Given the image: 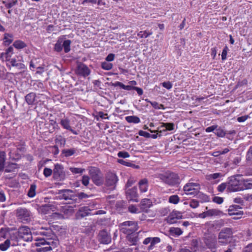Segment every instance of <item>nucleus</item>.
I'll list each match as a JSON object with an SVG mask.
<instances>
[{
  "mask_svg": "<svg viewBox=\"0 0 252 252\" xmlns=\"http://www.w3.org/2000/svg\"><path fill=\"white\" fill-rule=\"evenodd\" d=\"M128 211L133 214H137L140 213V211L138 210V209L137 208L135 205H130L128 207Z\"/></svg>",
  "mask_w": 252,
  "mask_h": 252,
  "instance_id": "obj_49",
  "label": "nucleus"
},
{
  "mask_svg": "<svg viewBox=\"0 0 252 252\" xmlns=\"http://www.w3.org/2000/svg\"><path fill=\"white\" fill-rule=\"evenodd\" d=\"M36 186L35 184H32L30 186V189L28 191V195L30 197H33L36 194Z\"/></svg>",
  "mask_w": 252,
  "mask_h": 252,
  "instance_id": "obj_36",
  "label": "nucleus"
},
{
  "mask_svg": "<svg viewBox=\"0 0 252 252\" xmlns=\"http://www.w3.org/2000/svg\"><path fill=\"white\" fill-rule=\"evenodd\" d=\"M19 235L26 241H31L32 236L30 229L28 226L21 227L19 229Z\"/></svg>",
  "mask_w": 252,
  "mask_h": 252,
  "instance_id": "obj_12",
  "label": "nucleus"
},
{
  "mask_svg": "<svg viewBox=\"0 0 252 252\" xmlns=\"http://www.w3.org/2000/svg\"><path fill=\"white\" fill-rule=\"evenodd\" d=\"M137 230V224L132 221H126L121 224V231L126 234H131Z\"/></svg>",
  "mask_w": 252,
  "mask_h": 252,
  "instance_id": "obj_5",
  "label": "nucleus"
},
{
  "mask_svg": "<svg viewBox=\"0 0 252 252\" xmlns=\"http://www.w3.org/2000/svg\"><path fill=\"white\" fill-rule=\"evenodd\" d=\"M5 153L3 151L0 152V172L3 170L5 162Z\"/></svg>",
  "mask_w": 252,
  "mask_h": 252,
  "instance_id": "obj_29",
  "label": "nucleus"
},
{
  "mask_svg": "<svg viewBox=\"0 0 252 252\" xmlns=\"http://www.w3.org/2000/svg\"><path fill=\"white\" fill-rule=\"evenodd\" d=\"M60 210L66 215L71 214L73 212V207L69 205H65L61 207Z\"/></svg>",
  "mask_w": 252,
  "mask_h": 252,
  "instance_id": "obj_31",
  "label": "nucleus"
},
{
  "mask_svg": "<svg viewBox=\"0 0 252 252\" xmlns=\"http://www.w3.org/2000/svg\"><path fill=\"white\" fill-rule=\"evenodd\" d=\"M127 198L130 200L137 202L138 201L137 199L138 194L137 193V189L135 188H132V189H128L126 192Z\"/></svg>",
  "mask_w": 252,
  "mask_h": 252,
  "instance_id": "obj_18",
  "label": "nucleus"
},
{
  "mask_svg": "<svg viewBox=\"0 0 252 252\" xmlns=\"http://www.w3.org/2000/svg\"><path fill=\"white\" fill-rule=\"evenodd\" d=\"M53 177L58 181H63L65 178L63 167L60 164H56L53 169Z\"/></svg>",
  "mask_w": 252,
  "mask_h": 252,
  "instance_id": "obj_10",
  "label": "nucleus"
},
{
  "mask_svg": "<svg viewBox=\"0 0 252 252\" xmlns=\"http://www.w3.org/2000/svg\"><path fill=\"white\" fill-rule=\"evenodd\" d=\"M232 235L231 229L230 228H224L219 233L218 239L219 243L224 245L226 244L229 241Z\"/></svg>",
  "mask_w": 252,
  "mask_h": 252,
  "instance_id": "obj_6",
  "label": "nucleus"
},
{
  "mask_svg": "<svg viewBox=\"0 0 252 252\" xmlns=\"http://www.w3.org/2000/svg\"><path fill=\"white\" fill-rule=\"evenodd\" d=\"M41 212L44 214H48L50 211H55L58 210L57 206L52 203L42 205L40 208Z\"/></svg>",
  "mask_w": 252,
  "mask_h": 252,
  "instance_id": "obj_16",
  "label": "nucleus"
},
{
  "mask_svg": "<svg viewBox=\"0 0 252 252\" xmlns=\"http://www.w3.org/2000/svg\"><path fill=\"white\" fill-rule=\"evenodd\" d=\"M199 185L195 183H188L184 187V191L187 195H194L196 193Z\"/></svg>",
  "mask_w": 252,
  "mask_h": 252,
  "instance_id": "obj_11",
  "label": "nucleus"
},
{
  "mask_svg": "<svg viewBox=\"0 0 252 252\" xmlns=\"http://www.w3.org/2000/svg\"><path fill=\"white\" fill-rule=\"evenodd\" d=\"M227 184V190L230 192L244 190V187L240 184L239 180L235 177H231Z\"/></svg>",
  "mask_w": 252,
  "mask_h": 252,
  "instance_id": "obj_7",
  "label": "nucleus"
},
{
  "mask_svg": "<svg viewBox=\"0 0 252 252\" xmlns=\"http://www.w3.org/2000/svg\"><path fill=\"white\" fill-rule=\"evenodd\" d=\"M160 242V239L159 237H147L144 239L143 242V244L148 245L150 243V245L148 247V250H152L155 245Z\"/></svg>",
  "mask_w": 252,
  "mask_h": 252,
  "instance_id": "obj_15",
  "label": "nucleus"
},
{
  "mask_svg": "<svg viewBox=\"0 0 252 252\" xmlns=\"http://www.w3.org/2000/svg\"><path fill=\"white\" fill-rule=\"evenodd\" d=\"M213 201L218 204H221L223 202V198L221 197L215 196L213 198Z\"/></svg>",
  "mask_w": 252,
  "mask_h": 252,
  "instance_id": "obj_57",
  "label": "nucleus"
},
{
  "mask_svg": "<svg viewBox=\"0 0 252 252\" xmlns=\"http://www.w3.org/2000/svg\"><path fill=\"white\" fill-rule=\"evenodd\" d=\"M90 177L87 175L82 176L81 182L82 184L85 186H87L90 183Z\"/></svg>",
  "mask_w": 252,
  "mask_h": 252,
  "instance_id": "obj_53",
  "label": "nucleus"
},
{
  "mask_svg": "<svg viewBox=\"0 0 252 252\" xmlns=\"http://www.w3.org/2000/svg\"><path fill=\"white\" fill-rule=\"evenodd\" d=\"M69 169L73 174H81L85 171V169L76 167H70Z\"/></svg>",
  "mask_w": 252,
  "mask_h": 252,
  "instance_id": "obj_50",
  "label": "nucleus"
},
{
  "mask_svg": "<svg viewBox=\"0 0 252 252\" xmlns=\"http://www.w3.org/2000/svg\"><path fill=\"white\" fill-rule=\"evenodd\" d=\"M203 240L208 248L214 252L216 251L217 248V241L214 235H205Z\"/></svg>",
  "mask_w": 252,
  "mask_h": 252,
  "instance_id": "obj_9",
  "label": "nucleus"
},
{
  "mask_svg": "<svg viewBox=\"0 0 252 252\" xmlns=\"http://www.w3.org/2000/svg\"><path fill=\"white\" fill-rule=\"evenodd\" d=\"M246 159L248 161H252V145L250 147L247 153Z\"/></svg>",
  "mask_w": 252,
  "mask_h": 252,
  "instance_id": "obj_55",
  "label": "nucleus"
},
{
  "mask_svg": "<svg viewBox=\"0 0 252 252\" xmlns=\"http://www.w3.org/2000/svg\"><path fill=\"white\" fill-rule=\"evenodd\" d=\"M162 86L168 89V90H170L172 88V83L170 82V81H167V82H164L162 83Z\"/></svg>",
  "mask_w": 252,
  "mask_h": 252,
  "instance_id": "obj_60",
  "label": "nucleus"
},
{
  "mask_svg": "<svg viewBox=\"0 0 252 252\" xmlns=\"http://www.w3.org/2000/svg\"><path fill=\"white\" fill-rule=\"evenodd\" d=\"M218 127V126L216 125H213V126H209V127H207L206 129H205V131L206 132H212L214 130H215L216 129H217V128Z\"/></svg>",
  "mask_w": 252,
  "mask_h": 252,
  "instance_id": "obj_64",
  "label": "nucleus"
},
{
  "mask_svg": "<svg viewBox=\"0 0 252 252\" xmlns=\"http://www.w3.org/2000/svg\"><path fill=\"white\" fill-rule=\"evenodd\" d=\"M241 208L240 206L238 205H231L228 209V214L230 216L242 215L241 212L239 210Z\"/></svg>",
  "mask_w": 252,
  "mask_h": 252,
  "instance_id": "obj_20",
  "label": "nucleus"
},
{
  "mask_svg": "<svg viewBox=\"0 0 252 252\" xmlns=\"http://www.w3.org/2000/svg\"><path fill=\"white\" fill-rule=\"evenodd\" d=\"M170 235L173 237H178L183 234V231L179 227H172L169 230Z\"/></svg>",
  "mask_w": 252,
  "mask_h": 252,
  "instance_id": "obj_25",
  "label": "nucleus"
},
{
  "mask_svg": "<svg viewBox=\"0 0 252 252\" xmlns=\"http://www.w3.org/2000/svg\"><path fill=\"white\" fill-rule=\"evenodd\" d=\"M126 239L131 245H136L138 240V235L136 234L132 233L131 234H127Z\"/></svg>",
  "mask_w": 252,
  "mask_h": 252,
  "instance_id": "obj_27",
  "label": "nucleus"
},
{
  "mask_svg": "<svg viewBox=\"0 0 252 252\" xmlns=\"http://www.w3.org/2000/svg\"><path fill=\"white\" fill-rule=\"evenodd\" d=\"M118 156L119 158H126L129 157V153L125 151H121L118 153Z\"/></svg>",
  "mask_w": 252,
  "mask_h": 252,
  "instance_id": "obj_58",
  "label": "nucleus"
},
{
  "mask_svg": "<svg viewBox=\"0 0 252 252\" xmlns=\"http://www.w3.org/2000/svg\"><path fill=\"white\" fill-rule=\"evenodd\" d=\"M216 131L214 132L215 134L219 137H224L226 133L221 127H218L215 129Z\"/></svg>",
  "mask_w": 252,
  "mask_h": 252,
  "instance_id": "obj_37",
  "label": "nucleus"
},
{
  "mask_svg": "<svg viewBox=\"0 0 252 252\" xmlns=\"http://www.w3.org/2000/svg\"><path fill=\"white\" fill-rule=\"evenodd\" d=\"M18 2L17 0H12L11 2H6L5 1H2V3L4 4L7 8H10L14 5L17 4Z\"/></svg>",
  "mask_w": 252,
  "mask_h": 252,
  "instance_id": "obj_48",
  "label": "nucleus"
},
{
  "mask_svg": "<svg viewBox=\"0 0 252 252\" xmlns=\"http://www.w3.org/2000/svg\"><path fill=\"white\" fill-rule=\"evenodd\" d=\"M118 162L122 165H125V166H126L128 167H133L134 168H137V169L139 168V166L138 165H136L135 164L132 163L131 162L127 161L124 160L123 159H118Z\"/></svg>",
  "mask_w": 252,
  "mask_h": 252,
  "instance_id": "obj_34",
  "label": "nucleus"
},
{
  "mask_svg": "<svg viewBox=\"0 0 252 252\" xmlns=\"http://www.w3.org/2000/svg\"><path fill=\"white\" fill-rule=\"evenodd\" d=\"M89 173L93 182L96 186H100L104 184L102 174L98 168L92 166L89 167Z\"/></svg>",
  "mask_w": 252,
  "mask_h": 252,
  "instance_id": "obj_3",
  "label": "nucleus"
},
{
  "mask_svg": "<svg viewBox=\"0 0 252 252\" xmlns=\"http://www.w3.org/2000/svg\"><path fill=\"white\" fill-rule=\"evenodd\" d=\"M99 241L103 244H108L111 242V237L110 234L105 230L99 231L98 235Z\"/></svg>",
  "mask_w": 252,
  "mask_h": 252,
  "instance_id": "obj_14",
  "label": "nucleus"
},
{
  "mask_svg": "<svg viewBox=\"0 0 252 252\" xmlns=\"http://www.w3.org/2000/svg\"><path fill=\"white\" fill-rule=\"evenodd\" d=\"M0 235L4 238H8L10 236L9 229L1 228L0 230Z\"/></svg>",
  "mask_w": 252,
  "mask_h": 252,
  "instance_id": "obj_38",
  "label": "nucleus"
},
{
  "mask_svg": "<svg viewBox=\"0 0 252 252\" xmlns=\"http://www.w3.org/2000/svg\"><path fill=\"white\" fill-rule=\"evenodd\" d=\"M89 197V196L88 194H87L84 192H82L78 193V194L77 195V200L88 198Z\"/></svg>",
  "mask_w": 252,
  "mask_h": 252,
  "instance_id": "obj_62",
  "label": "nucleus"
},
{
  "mask_svg": "<svg viewBox=\"0 0 252 252\" xmlns=\"http://www.w3.org/2000/svg\"><path fill=\"white\" fill-rule=\"evenodd\" d=\"M182 218V213L178 211H173L170 213L166 219L167 222L169 224H174L177 222L178 220Z\"/></svg>",
  "mask_w": 252,
  "mask_h": 252,
  "instance_id": "obj_13",
  "label": "nucleus"
},
{
  "mask_svg": "<svg viewBox=\"0 0 252 252\" xmlns=\"http://www.w3.org/2000/svg\"><path fill=\"white\" fill-rule=\"evenodd\" d=\"M75 152L76 150L74 149H64L62 151V154L65 157H68L74 155Z\"/></svg>",
  "mask_w": 252,
  "mask_h": 252,
  "instance_id": "obj_42",
  "label": "nucleus"
},
{
  "mask_svg": "<svg viewBox=\"0 0 252 252\" xmlns=\"http://www.w3.org/2000/svg\"><path fill=\"white\" fill-rule=\"evenodd\" d=\"M208 216V217H212L214 216H218L220 215V214L221 213V212L218 209H210L209 210L207 211Z\"/></svg>",
  "mask_w": 252,
  "mask_h": 252,
  "instance_id": "obj_41",
  "label": "nucleus"
},
{
  "mask_svg": "<svg viewBox=\"0 0 252 252\" xmlns=\"http://www.w3.org/2000/svg\"><path fill=\"white\" fill-rule=\"evenodd\" d=\"M112 66L113 65L111 63L107 62H103L101 64L102 68L106 70H110L112 68Z\"/></svg>",
  "mask_w": 252,
  "mask_h": 252,
  "instance_id": "obj_54",
  "label": "nucleus"
},
{
  "mask_svg": "<svg viewBox=\"0 0 252 252\" xmlns=\"http://www.w3.org/2000/svg\"><path fill=\"white\" fill-rule=\"evenodd\" d=\"M58 197L60 199L65 200H71L75 202L77 201V195L71 189L60 190L58 193Z\"/></svg>",
  "mask_w": 252,
  "mask_h": 252,
  "instance_id": "obj_8",
  "label": "nucleus"
},
{
  "mask_svg": "<svg viewBox=\"0 0 252 252\" xmlns=\"http://www.w3.org/2000/svg\"><path fill=\"white\" fill-rule=\"evenodd\" d=\"M13 50V48L12 47H8L5 53H2L0 55V58L2 59H5V60H7L8 58L10 57L11 55L10 53H12Z\"/></svg>",
  "mask_w": 252,
  "mask_h": 252,
  "instance_id": "obj_35",
  "label": "nucleus"
},
{
  "mask_svg": "<svg viewBox=\"0 0 252 252\" xmlns=\"http://www.w3.org/2000/svg\"><path fill=\"white\" fill-rule=\"evenodd\" d=\"M90 209L87 207H82L76 214L77 218L78 219L84 218L90 214Z\"/></svg>",
  "mask_w": 252,
  "mask_h": 252,
  "instance_id": "obj_22",
  "label": "nucleus"
},
{
  "mask_svg": "<svg viewBox=\"0 0 252 252\" xmlns=\"http://www.w3.org/2000/svg\"><path fill=\"white\" fill-rule=\"evenodd\" d=\"M15 216L19 222L26 224L31 221L32 213L26 208L20 207L16 209Z\"/></svg>",
  "mask_w": 252,
  "mask_h": 252,
  "instance_id": "obj_2",
  "label": "nucleus"
},
{
  "mask_svg": "<svg viewBox=\"0 0 252 252\" xmlns=\"http://www.w3.org/2000/svg\"><path fill=\"white\" fill-rule=\"evenodd\" d=\"M52 173H53V171L51 169L47 167L45 168L43 171V174L46 177L50 176Z\"/></svg>",
  "mask_w": 252,
  "mask_h": 252,
  "instance_id": "obj_56",
  "label": "nucleus"
},
{
  "mask_svg": "<svg viewBox=\"0 0 252 252\" xmlns=\"http://www.w3.org/2000/svg\"><path fill=\"white\" fill-rule=\"evenodd\" d=\"M60 124L64 129L68 130L71 127L70 125V121L67 118L61 120Z\"/></svg>",
  "mask_w": 252,
  "mask_h": 252,
  "instance_id": "obj_33",
  "label": "nucleus"
},
{
  "mask_svg": "<svg viewBox=\"0 0 252 252\" xmlns=\"http://www.w3.org/2000/svg\"><path fill=\"white\" fill-rule=\"evenodd\" d=\"M180 200V198L177 195H172L169 198V202L174 204H177Z\"/></svg>",
  "mask_w": 252,
  "mask_h": 252,
  "instance_id": "obj_44",
  "label": "nucleus"
},
{
  "mask_svg": "<svg viewBox=\"0 0 252 252\" xmlns=\"http://www.w3.org/2000/svg\"><path fill=\"white\" fill-rule=\"evenodd\" d=\"M63 49L62 41L58 40L55 45L54 50L57 52H61Z\"/></svg>",
  "mask_w": 252,
  "mask_h": 252,
  "instance_id": "obj_47",
  "label": "nucleus"
},
{
  "mask_svg": "<svg viewBox=\"0 0 252 252\" xmlns=\"http://www.w3.org/2000/svg\"><path fill=\"white\" fill-rule=\"evenodd\" d=\"M10 63L11 65L13 66H17L21 69L25 68V65L23 63H17L16 59H12L10 61Z\"/></svg>",
  "mask_w": 252,
  "mask_h": 252,
  "instance_id": "obj_45",
  "label": "nucleus"
},
{
  "mask_svg": "<svg viewBox=\"0 0 252 252\" xmlns=\"http://www.w3.org/2000/svg\"><path fill=\"white\" fill-rule=\"evenodd\" d=\"M13 45L17 49H23L26 47V43L19 40L15 41Z\"/></svg>",
  "mask_w": 252,
  "mask_h": 252,
  "instance_id": "obj_40",
  "label": "nucleus"
},
{
  "mask_svg": "<svg viewBox=\"0 0 252 252\" xmlns=\"http://www.w3.org/2000/svg\"><path fill=\"white\" fill-rule=\"evenodd\" d=\"M159 178L164 183L171 186H176L179 185L181 180L178 174L171 171H167L158 175Z\"/></svg>",
  "mask_w": 252,
  "mask_h": 252,
  "instance_id": "obj_1",
  "label": "nucleus"
},
{
  "mask_svg": "<svg viewBox=\"0 0 252 252\" xmlns=\"http://www.w3.org/2000/svg\"><path fill=\"white\" fill-rule=\"evenodd\" d=\"M222 174L221 173H215L206 175L205 178L207 180L212 181V180H216L218 178L222 177Z\"/></svg>",
  "mask_w": 252,
  "mask_h": 252,
  "instance_id": "obj_28",
  "label": "nucleus"
},
{
  "mask_svg": "<svg viewBox=\"0 0 252 252\" xmlns=\"http://www.w3.org/2000/svg\"><path fill=\"white\" fill-rule=\"evenodd\" d=\"M126 120L129 123L138 124L140 123V120L136 116H129L126 117Z\"/></svg>",
  "mask_w": 252,
  "mask_h": 252,
  "instance_id": "obj_30",
  "label": "nucleus"
},
{
  "mask_svg": "<svg viewBox=\"0 0 252 252\" xmlns=\"http://www.w3.org/2000/svg\"><path fill=\"white\" fill-rule=\"evenodd\" d=\"M138 134L141 136H143L146 138L151 137V134L143 130H140L138 132Z\"/></svg>",
  "mask_w": 252,
  "mask_h": 252,
  "instance_id": "obj_61",
  "label": "nucleus"
},
{
  "mask_svg": "<svg viewBox=\"0 0 252 252\" xmlns=\"http://www.w3.org/2000/svg\"><path fill=\"white\" fill-rule=\"evenodd\" d=\"M153 205L150 199L144 198L141 201L139 206L142 212H148L149 208Z\"/></svg>",
  "mask_w": 252,
  "mask_h": 252,
  "instance_id": "obj_17",
  "label": "nucleus"
},
{
  "mask_svg": "<svg viewBox=\"0 0 252 252\" xmlns=\"http://www.w3.org/2000/svg\"><path fill=\"white\" fill-rule=\"evenodd\" d=\"M18 168V165L15 163H9L6 166L5 172L7 173L12 172Z\"/></svg>",
  "mask_w": 252,
  "mask_h": 252,
  "instance_id": "obj_32",
  "label": "nucleus"
},
{
  "mask_svg": "<svg viewBox=\"0 0 252 252\" xmlns=\"http://www.w3.org/2000/svg\"><path fill=\"white\" fill-rule=\"evenodd\" d=\"M189 206L192 208H196L199 206V202L197 200L192 199L189 203Z\"/></svg>",
  "mask_w": 252,
  "mask_h": 252,
  "instance_id": "obj_59",
  "label": "nucleus"
},
{
  "mask_svg": "<svg viewBox=\"0 0 252 252\" xmlns=\"http://www.w3.org/2000/svg\"><path fill=\"white\" fill-rule=\"evenodd\" d=\"M63 47L64 48V51L65 53H68L70 50V44L71 41L70 40H65L63 41Z\"/></svg>",
  "mask_w": 252,
  "mask_h": 252,
  "instance_id": "obj_39",
  "label": "nucleus"
},
{
  "mask_svg": "<svg viewBox=\"0 0 252 252\" xmlns=\"http://www.w3.org/2000/svg\"><path fill=\"white\" fill-rule=\"evenodd\" d=\"M175 125L173 123H162V125L158 127V129H161V128H165V129L160 130L159 132H162V131H171L174 129Z\"/></svg>",
  "mask_w": 252,
  "mask_h": 252,
  "instance_id": "obj_23",
  "label": "nucleus"
},
{
  "mask_svg": "<svg viewBox=\"0 0 252 252\" xmlns=\"http://www.w3.org/2000/svg\"><path fill=\"white\" fill-rule=\"evenodd\" d=\"M228 184L227 183H222L217 187V190L219 192H223L225 189H227Z\"/></svg>",
  "mask_w": 252,
  "mask_h": 252,
  "instance_id": "obj_51",
  "label": "nucleus"
},
{
  "mask_svg": "<svg viewBox=\"0 0 252 252\" xmlns=\"http://www.w3.org/2000/svg\"><path fill=\"white\" fill-rule=\"evenodd\" d=\"M148 180L143 179L141 180L139 182V187L141 192H145L148 189Z\"/></svg>",
  "mask_w": 252,
  "mask_h": 252,
  "instance_id": "obj_26",
  "label": "nucleus"
},
{
  "mask_svg": "<svg viewBox=\"0 0 252 252\" xmlns=\"http://www.w3.org/2000/svg\"><path fill=\"white\" fill-rule=\"evenodd\" d=\"M152 34V32H147L146 31H141L138 34V36L140 38H147Z\"/></svg>",
  "mask_w": 252,
  "mask_h": 252,
  "instance_id": "obj_52",
  "label": "nucleus"
},
{
  "mask_svg": "<svg viewBox=\"0 0 252 252\" xmlns=\"http://www.w3.org/2000/svg\"><path fill=\"white\" fill-rule=\"evenodd\" d=\"M118 181V177L114 172L109 171L105 175L104 185L110 190L116 189Z\"/></svg>",
  "mask_w": 252,
  "mask_h": 252,
  "instance_id": "obj_4",
  "label": "nucleus"
},
{
  "mask_svg": "<svg viewBox=\"0 0 252 252\" xmlns=\"http://www.w3.org/2000/svg\"><path fill=\"white\" fill-rule=\"evenodd\" d=\"M40 235H43L46 237L47 240H52L55 237V235L52 231V229L50 228H42L39 232Z\"/></svg>",
  "mask_w": 252,
  "mask_h": 252,
  "instance_id": "obj_19",
  "label": "nucleus"
},
{
  "mask_svg": "<svg viewBox=\"0 0 252 252\" xmlns=\"http://www.w3.org/2000/svg\"><path fill=\"white\" fill-rule=\"evenodd\" d=\"M250 118V116L248 115H244L243 116L239 117L237 118V120L239 123H242L246 121L248 118Z\"/></svg>",
  "mask_w": 252,
  "mask_h": 252,
  "instance_id": "obj_63",
  "label": "nucleus"
},
{
  "mask_svg": "<svg viewBox=\"0 0 252 252\" xmlns=\"http://www.w3.org/2000/svg\"><path fill=\"white\" fill-rule=\"evenodd\" d=\"M36 94L34 93H30L25 96V100L29 105L34 104Z\"/></svg>",
  "mask_w": 252,
  "mask_h": 252,
  "instance_id": "obj_24",
  "label": "nucleus"
},
{
  "mask_svg": "<svg viewBox=\"0 0 252 252\" xmlns=\"http://www.w3.org/2000/svg\"><path fill=\"white\" fill-rule=\"evenodd\" d=\"M77 72L79 74L84 76H86L89 75L90 69L87 65L84 64H81L78 66Z\"/></svg>",
  "mask_w": 252,
  "mask_h": 252,
  "instance_id": "obj_21",
  "label": "nucleus"
},
{
  "mask_svg": "<svg viewBox=\"0 0 252 252\" xmlns=\"http://www.w3.org/2000/svg\"><path fill=\"white\" fill-rule=\"evenodd\" d=\"M10 241L7 239L3 243L0 244V250L1 251H6L10 246Z\"/></svg>",
  "mask_w": 252,
  "mask_h": 252,
  "instance_id": "obj_43",
  "label": "nucleus"
},
{
  "mask_svg": "<svg viewBox=\"0 0 252 252\" xmlns=\"http://www.w3.org/2000/svg\"><path fill=\"white\" fill-rule=\"evenodd\" d=\"M13 36L9 33H5L4 34V42L6 44L9 45L11 43H12L13 39H12Z\"/></svg>",
  "mask_w": 252,
  "mask_h": 252,
  "instance_id": "obj_46",
  "label": "nucleus"
}]
</instances>
